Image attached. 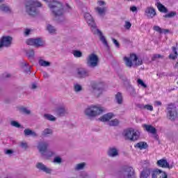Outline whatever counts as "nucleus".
Listing matches in <instances>:
<instances>
[{"label": "nucleus", "instance_id": "36", "mask_svg": "<svg viewBox=\"0 0 178 178\" xmlns=\"http://www.w3.org/2000/svg\"><path fill=\"white\" fill-rule=\"evenodd\" d=\"M157 8L159 12H161L162 13H168V8H166L162 3H157Z\"/></svg>", "mask_w": 178, "mask_h": 178}, {"label": "nucleus", "instance_id": "27", "mask_svg": "<svg viewBox=\"0 0 178 178\" xmlns=\"http://www.w3.org/2000/svg\"><path fill=\"white\" fill-rule=\"evenodd\" d=\"M0 10L5 13H12V8L6 4H0Z\"/></svg>", "mask_w": 178, "mask_h": 178}, {"label": "nucleus", "instance_id": "39", "mask_svg": "<svg viewBox=\"0 0 178 178\" xmlns=\"http://www.w3.org/2000/svg\"><path fill=\"white\" fill-rule=\"evenodd\" d=\"M44 119L47 120H49L50 122H55L56 120V118L51 114H44Z\"/></svg>", "mask_w": 178, "mask_h": 178}, {"label": "nucleus", "instance_id": "9", "mask_svg": "<svg viewBox=\"0 0 178 178\" xmlns=\"http://www.w3.org/2000/svg\"><path fill=\"white\" fill-rule=\"evenodd\" d=\"M92 93L95 95V97H99L102 92H104V88L102 85L100 83H93L91 85Z\"/></svg>", "mask_w": 178, "mask_h": 178}, {"label": "nucleus", "instance_id": "33", "mask_svg": "<svg viewBox=\"0 0 178 178\" xmlns=\"http://www.w3.org/2000/svg\"><path fill=\"white\" fill-rule=\"evenodd\" d=\"M172 52H174L175 54H170L168 56L169 59H172V60H175V59H177L178 53H177V48L172 47Z\"/></svg>", "mask_w": 178, "mask_h": 178}, {"label": "nucleus", "instance_id": "22", "mask_svg": "<svg viewBox=\"0 0 178 178\" xmlns=\"http://www.w3.org/2000/svg\"><path fill=\"white\" fill-rule=\"evenodd\" d=\"M157 165H159L160 168H168V169H172V168H173V166L169 165V163L165 159L159 160L157 161Z\"/></svg>", "mask_w": 178, "mask_h": 178}, {"label": "nucleus", "instance_id": "55", "mask_svg": "<svg viewBox=\"0 0 178 178\" xmlns=\"http://www.w3.org/2000/svg\"><path fill=\"white\" fill-rule=\"evenodd\" d=\"M112 40H113V44H115V47H117V48H119V47H120V44H119V42H118L116 40V39H115V38H113Z\"/></svg>", "mask_w": 178, "mask_h": 178}, {"label": "nucleus", "instance_id": "32", "mask_svg": "<svg viewBox=\"0 0 178 178\" xmlns=\"http://www.w3.org/2000/svg\"><path fill=\"white\" fill-rule=\"evenodd\" d=\"M149 175H151V170L146 168L141 172L140 178H148L149 177Z\"/></svg>", "mask_w": 178, "mask_h": 178}, {"label": "nucleus", "instance_id": "42", "mask_svg": "<svg viewBox=\"0 0 178 178\" xmlns=\"http://www.w3.org/2000/svg\"><path fill=\"white\" fill-rule=\"evenodd\" d=\"M47 30L50 34H54V33H56V29L51 25H47Z\"/></svg>", "mask_w": 178, "mask_h": 178}, {"label": "nucleus", "instance_id": "21", "mask_svg": "<svg viewBox=\"0 0 178 178\" xmlns=\"http://www.w3.org/2000/svg\"><path fill=\"white\" fill-rule=\"evenodd\" d=\"M94 34H98L100 37V41L107 48H109V45H108V42L106 41V39L105 38V36L102 35V32L99 31V29H97L95 31H93Z\"/></svg>", "mask_w": 178, "mask_h": 178}, {"label": "nucleus", "instance_id": "10", "mask_svg": "<svg viewBox=\"0 0 178 178\" xmlns=\"http://www.w3.org/2000/svg\"><path fill=\"white\" fill-rule=\"evenodd\" d=\"M76 76L78 79H87V77H90V71L87 68H78Z\"/></svg>", "mask_w": 178, "mask_h": 178}, {"label": "nucleus", "instance_id": "53", "mask_svg": "<svg viewBox=\"0 0 178 178\" xmlns=\"http://www.w3.org/2000/svg\"><path fill=\"white\" fill-rule=\"evenodd\" d=\"M4 154H6V155H12L13 151L12 149H6L4 151Z\"/></svg>", "mask_w": 178, "mask_h": 178}, {"label": "nucleus", "instance_id": "28", "mask_svg": "<svg viewBox=\"0 0 178 178\" xmlns=\"http://www.w3.org/2000/svg\"><path fill=\"white\" fill-rule=\"evenodd\" d=\"M134 147L138 149H147L148 144H147V142H138L134 145Z\"/></svg>", "mask_w": 178, "mask_h": 178}, {"label": "nucleus", "instance_id": "45", "mask_svg": "<svg viewBox=\"0 0 178 178\" xmlns=\"http://www.w3.org/2000/svg\"><path fill=\"white\" fill-rule=\"evenodd\" d=\"M74 56H75V58H81L83 56V53L80 51L75 50L74 51Z\"/></svg>", "mask_w": 178, "mask_h": 178}, {"label": "nucleus", "instance_id": "11", "mask_svg": "<svg viewBox=\"0 0 178 178\" xmlns=\"http://www.w3.org/2000/svg\"><path fill=\"white\" fill-rule=\"evenodd\" d=\"M12 37L10 36H3L0 39V49L3 47L8 48L12 44Z\"/></svg>", "mask_w": 178, "mask_h": 178}, {"label": "nucleus", "instance_id": "12", "mask_svg": "<svg viewBox=\"0 0 178 178\" xmlns=\"http://www.w3.org/2000/svg\"><path fill=\"white\" fill-rule=\"evenodd\" d=\"M84 17L88 26L91 27L92 31H95V30H97V24H95V21H94V18H92V16H91L90 13H86L84 15Z\"/></svg>", "mask_w": 178, "mask_h": 178}, {"label": "nucleus", "instance_id": "34", "mask_svg": "<svg viewBox=\"0 0 178 178\" xmlns=\"http://www.w3.org/2000/svg\"><path fill=\"white\" fill-rule=\"evenodd\" d=\"M19 112L22 113V115H26L27 116L31 115V110L26 107H21L19 108Z\"/></svg>", "mask_w": 178, "mask_h": 178}, {"label": "nucleus", "instance_id": "37", "mask_svg": "<svg viewBox=\"0 0 178 178\" xmlns=\"http://www.w3.org/2000/svg\"><path fill=\"white\" fill-rule=\"evenodd\" d=\"M86 163H78L75 165L74 167V170L79 171V170H83V169H84V168H86Z\"/></svg>", "mask_w": 178, "mask_h": 178}, {"label": "nucleus", "instance_id": "3", "mask_svg": "<svg viewBox=\"0 0 178 178\" xmlns=\"http://www.w3.org/2000/svg\"><path fill=\"white\" fill-rule=\"evenodd\" d=\"M104 111V107L99 105H90L84 110V115L87 116L88 119H92V118L99 116Z\"/></svg>", "mask_w": 178, "mask_h": 178}, {"label": "nucleus", "instance_id": "43", "mask_svg": "<svg viewBox=\"0 0 178 178\" xmlns=\"http://www.w3.org/2000/svg\"><path fill=\"white\" fill-rule=\"evenodd\" d=\"M26 55L28 58H34V50L33 49H30L26 51Z\"/></svg>", "mask_w": 178, "mask_h": 178}, {"label": "nucleus", "instance_id": "49", "mask_svg": "<svg viewBox=\"0 0 178 178\" xmlns=\"http://www.w3.org/2000/svg\"><path fill=\"white\" fill-rule=\"evenodd\" d=\"M137 82H138V83L140 84V86H141L144 88H147V84H145L144 83V81H143L142 79H138Z\"/></svg>", "mask_w": 178, "mask_h": 178}, {"label": "nucleus", "instance_id": "41", "mask_svg": "<svg viewBox=\"0 0 178 178\" xmlns=\"http://www.w3.org/2000/svg\"><path fill=\"white\" fill-rule=\"evenodd\" d=\"M177 13H176L175 11H172V12L163 15V17L170 19L172 17H175V16H177Z\"/></svg>", "mask_w": 178, "mask_h": 178}, {"label": "nucleus", "instance_id": "48", "mask_svg": "<svg viewBox=\"0 0 178 178\" xmlns=\"http://www.w3.org/2000/svg\"><path fill=\"white\" fill-rule=\"evenodd\" d=\"M10 124L11 126H13V127H17V128H19L22 126L17 121H11Z\"/></svg>", "mask_w": 178, "mask_h": 178}, {"label": "nucleus", "instance_id": "52", "mask_svg": "<svg viewBox=\"0 0 178 178\" xmlns=\"http://www.w3.org/2000/svg\"><path fill=\"white\" fill-rule=\"evenodd\" d=\"M144 109H147V111H154V107L149 104H146L143 106Z\"/></svg>", "mask_w": 178, "mask_h": 178}, {"label": "nucleus", "instance_id": "63", "mask_svg": "<svg viewBox=\"0 0 178 178\" xmlns=\"http://www.w3.org/2000/svg\"><path fill=\"white\" fill-rule=\"evenodd\" d=\"M27 66H29V63H25L24 64V65L22 66V67L24 69V67H27Z\"/></svg>", "mask_w": 178, "mask_h": 178}, {"label": "nucleus", "instance_id": "57", "mask_svg": "<svg viewBox=\"0 0 178 178\" xmlns=\"http://www.w3.org/2000/svg\"><path fill=\"white\" fill-rule=\"evenodd\" d=\"M130 10L131 12H133V13H137V7L136 6H133L131 7H130Z\"/></svg>", "mask_w": 178, "mask_h": 178}, {"label": "nucleus", "instance_id": "31", "mask_svg": "<svg viewBox=\"0 0 178 178\" xmlns=\"http://www.w3.org/2000/svg\"><path fill=\"white\" fill-rule=\"evenodd\" d=\"M127 90L130 94V95H131V97H136L137 95V93L136 92V89L131 85H128V86L127 87Z\"/></svg>", "mask_w": 178, "mask_h": 178}, {"label": "nucleus", "instance_id": "35", "mask_svg": "<svg viewBox=\"0 0 178 178\" xmlns=\"http://www.w3.org/2000/svg\"><path fill=\"white\" fill-rule=\"evenodd\" d=\"M38 63L40 66H42L43 67H48L51 66V63L49 61H47L43 59H39Z\"/></svg>", "mask_w": 178, "mask_h": 178}, {"label": "nucleus", "instance_id": "23", "mask_svg": "<svg viewBox=\"0 0 178 178\" xmlns=\"http://www.w3.org/2000/svg\"><path fill=\"white\" fill-rule=\"evenodd\" d=\"M24 134L26 137H29V136H31V137H34L35 138L38 137V134L30 129H25L24 130Z\"/></svg>", "mask_w": 178, "mask_h": 178}, {"label": "nucleus", "instance_id": "56", "mask_svg": "<svg viewBox=\"0 0 178 178\" xmlns=\"http://www.w3.org/2000/svg\"><path fill=\"white\" fill-rule=\"evenodd\" d=\"M97 3L99 6H105V5H106V3L104 1H98Z\"/></svg>", "mask_w": 178, "mask_h": 178}, {"label": "nucleus", "instance_id": "20", "mask_svg": "<svg viewBox=\"0 0 178 178\" xmlns=\"http://www.w3.org/2000/svg\"><path fill=\"white\" fill-rule=\"evenodd\" d=\"M143 128L145 129V130L147 133H149L150 134H153V136L156 135V128L154 127V126L151 124H144L143 125Z\"/></svg>", "mask_w": 178, "mask_h": 178}, {"label": "nucleus", "instance_id": "30", "mask_svg": "<svg viewBox=\"0 0 178 178\" xmlns=\"http://www.w3.org/2000/svg\"><path fill=\"white\" fill-rule=\"evenodd\" d=\"M54 131L52 129L49 128H46L42 131V137H49V136H52Z\"/></svg>", "mask_w": 178, "mask_h": 178}, {"label": "nucleus", "instance_id": "61", "mask_svg": "<svg viewBox=\"0 0 178 178\" xmlns=\"http://www.w3.org/2000/svg\"><path fill=\"white\" fill-rule=\"evenodd\" d=\"M37 88V84L33 83L31 86V90H35Z\"/></svg>", "mask_w": 178, "mask_h": 178}, {"label": "nucleus", "instance_id": "2", "mask_svg": "<svg viewBox=\"0 0 178 178\" xmlns=\"http://www.w3.org/2000/svg\"><path fill=\"white\" fill-rule=\"evenodd\" d=\"M42 4L38 0H28L25 3V12L29 16H35L38 15V9L37 8H41Z\"/></svg>", "mask_w": 178, "mask_h": 178}, {"label": "nucleus", "instance_id": "64", "mask_svg": "<svg viewBox=\"0 0 178 178\" xmlns=\"http://www.w3.org/2000/svg\"><path fill=\"white\" fill-rule=\"evenodd\" d=\"M174 67L175 69H177L178 68V62L176 63V64L175 65Z\"/></svg>", "mask_w": 178, "mask_h": 178}, {"label": "nucleus", "instance_id": "38", "mask_svg": "<svg viewBox=\"0 0 178 178\" xmlns=\"http://www.w3.org/2000/svg\"><path fill=\"white\" fill-rule=\"evenodd\" d=\"M74 92H81V91H83V86L79 83H74Z\"/></svg>", "mask_w": 178, "mask_h": 178}, {"label": "nucleus", "instance_id": "7", "mask_svg": "<svg viewBox=\"0 0 178 178\" xmlns=\"http://www.w3.org/2000/svg\"><path fill=\"white\" fill-rule=\"evenodd\" d=\"M26 43L27 45H31L32 47H35V48L45 47V40H42L41 38H29L26 40Z\"/></svg>", "mask_w": 178, "mask_h": 178}, {"label": "nucleus", "instance_id": "15", "mask_svg": "<svg viewBox=\"0 0 178 178\" xmlns=\"http://www.w3.org/2000/svg\"><path fill=\"white\" fill-rule=\"evenodd\" d=\"M145 16H147V19H153L156 16V11H155V8L153 7H147L145 10Z\"/></svg>", "mask_w": 178, "mask_h": 178}, {"label": "nucleus", "instance_id": "1", "mask_svg": "<svg viewBox=\"0 0 178 178\" xmlns=\"http://www.w3.org/2000/svg\"><path fill=\"white\" fill-rule=\"evenodd\" d=\"M46 3H47L48 7L49 8L52 15L58 19V17H61V20H58L60 23L64 22L65 17V9L63 8V4L62 3L58 1L57 0H43Z\"/></svg>", "mask_w": 178, "mask_h": 178}, {"label": "nucleus", "instance_id": "62", "mask_svg": "<svg viewBox=\"0 0 178 178\" xmlns=\"http://www.w3.org/2000/svg\"><path fill=\"white\" fill-rule=\"evenodd\" d=\"M162 30H163V33H164L165 34H166V33H169L168 29H162Z\"/></svg>", "mask_w": 178, "mask_h": 178}, {"label": "nucleus", "instance_id": "50", "mask_svg": "<svg viewBox=\"0 0 178 178\" xmlns=\"http://www.w3.org/2000/svg\"><path fill=\"white\" fill-rule=\"evenodd\" d=\"M162 58H163V56L161 54H154L152 58V60H156V59Z\"/></svg>", "mask_w": 178, "mask_h": 178}, {"label": "nucleus", "instance_id": "16", "mask_svg": "<svg viewBox=\"0 0 178 178\" xmlns=\"http://www.w3.org/2000/svg\"><path fill=\"white\" fill-rule=\"evenodd\" d=\"M36 168L41 172H44V173H47V175H51V173H52V169L48 168L47 165H45L42 163H38L36 164Z\"/></svg>", "mask_w": 178, "mask_h": 178}, {"label": "nucleus", "instance_id": "17", "mask_svg": "<svg viewBox=\"0 0 178 178\" xmlns=\"http://www.w3.org/2000/svg\"><path fill=\"white\" fill-rule=\"evenodd\" d=\"M107 155L110 158H116V156H119V149L115 147H109L107 151Z\"/></svg>", "mask_w": 178, "mask_h": 178}, {"label": "nucleus", "instance_id": "26", "mask_svg": "<svg viewBox=\"0 0 178 178\" xmlns=\"http://www.w3.org/2000/svg\"><path fill=\"white\" fill-rule=\"evenodd\" d=\"M113 118V113H108L107 114H105L99 118V120L101 122H108V120H111Z\"/></svg>", "mask_w": 178, "mask_h": 178}, {"label": "nucleus", "instance_id": "58", "mask_svg": "<svg viewBox=\"0 0 178 178\" xmlns=\"http://www.w3.org/2000/svg\"><path fill=\"white\" fill-rule=\"evenodd\" d=\"M31 67H29L27 69H24V72L26 74H31V70H30Z\"/></svg>", "mask_w": 178, "mask_h": 178}, {"label": "nucleus", "instance_id": "46", "mask_svg": "<svg viewBox=\"0 0 178 178\" xmlns=\"http://www.w3.org/2000/svg\"><path fill=\"white\" fill-rule=\"evenodd\" d=\"M19 147L23 149H27L29 148V145L26 142H19Z\"/></svg>", "mask_w": 178, "mask_h": 178}, {"label": "nucleus", "instance_id": "59", "mask_svg": "<svg viewBox=\"0 0 178 178\" xmlns=\"http://www.w3.org/2000/svg\"><path fill=\"white\" fill-rule=\"evenodd\" d=\"M43 76L44 79H49V74H48L47 72H43Z\"/></svg>", "mask_w": 178, "mask_h": 178}, {"label": "nucleus", "instance_id": "25", "mask_svg": "<svg viewBox=\"0 0 178 178\" xmlns=\"http://www.w3.org/2000/svg\"><path fill=\"white\" fill-rule=\"evenodd\" d=\"M115 101L118 105H122L123 104V95L121 92H118L115 95Z\"/></svg>", "mask_w": 178, "mask_h": 178}, {"label": "nucleus", "instance_id": "5", "mask_svg": "<svg viewBox=\"0 0 178 178\" xmlns=\"http://www.w3.org/2000/svg\"><path fill=\"white\" fill-rule=\"evenodd\" d=\"M123 136L125 140L137 141L140 138V131L134 129H129L124 131Z\"/></svg>", "mask_w": 178, "mask_h": 178}, {"label": "nucleus", "instance_id": "60", "mask_svg": "<svg viewBox=\"0 0 178 178\" xmlns=\"http://www.w3.org/2000/svg\"><path fill=\"white\" fill-rule=\"evenodd\" d=\"M155 105H156L157 106H161V105H162V102H159V101H156L154 102Z\"/></svg>", "mask_w": 178, "mask_h": 178}, {"label": "nucleus", "instance_id": "4", "mask_svg": "<svg viewBox=\"0 0 178 178\" xmlns=\"http://www.w3.org/2000/svg\"><path fill=\"white\" fill-rule=\"evenodd\" d=\"M124 60L127 67H131L132 66H140L143 65V60L138 59L136 54H131L130 57H124Z\"/></svg>", "mask_w": 178, "mask_h": 178}, {"label": "nucleus", "instance_id": "6", "mask_svg": "<svg viewBox=\"0 0 178 178\" xmlns=\"http://www.w3.org/2000/svg\"><path fill=\"white\" fill-rule=\"evenodd\" d=\"M99 63V58H98V56L97 54L92 53L88 56L86 58V65L88 67L95 69V67H97V66H98Z\"/></svg>", "mask_w": 178, "mask_h": 178}, {"label": "nucleus", "instance_id": "18", "mask_svg": "<svg viewBox=\"0 0 178 178\" xmlns=\"http://www.w3.org/2000/svg\"><path fill=\"white\" fill-rule=\"evenodd\" d=\"M56 113L57 116L59 118L66 116L67 113H69V111H67V108L65 106H61L56 108Z\"/></svg>", "mask_w": 178, "mask_h": 178}, {"label": "nucleus", "instance_id": "14", "mask_svg": "<svg viewBox=\"0 0 178 178\" xmlns=\"http://www.w3.org/2000/svg\"><path fill=\"white\" fill-rule=\"evenodd\" d=\"M123 178H136V172L134 168L131 167H127L124 168Z\"/></svg>", "mask_w": 178, "mask_h": 178}, {"label": "nucleus", "instance_id": "8", "mask_svg": "<svg viewBox=\"0 0 178 178\" xmlns=\"http://www.w3.org/2000/svg\"><path fill=\"white\" fill-rule=\"evenodd\" d=\"M167 117L170 120H175L177 118V108L173 104L168 105L167 108Z\"/></svg>", "mask_w": 178, "mask_h": 178}, {"label": "nucleus", "instance_id": "29", "mask_svg": "<svg viewBox=\"0 0 178 178\" xmlns=\"http://www.w3.org/2000/svg\"><path fill=\"white\" fill-rule=\"evenodd\" d=\"M95 9L100 16H105L106 10H108V7H97Z\"/></svg>", "mask_w": 178, "mask_h": 178}, {"label": "nucleus", "instance_id": "51", "mask_svg": "<svg viewBox=\"0 0 178 178\" xmlns=\"http://www.w3.org/2000/svg\"><path fill=\"white\" fill-rule=\"evenodd\" d=\"M124 27L127 30H130L131 28V23H130V22L125 21Z\"/></svg>", "mask_w": 178, "mask_h": 178}, {"label": "nucleus", "instance_id": "44", "mask_svg": "<svg viewBox=\"0 0 178 178\" xmlns=\"http://www.w3.org/2000/svg\"><path fill=\"white\" fill-rule=\"evenodd\" d=\"M118 124H119V120L118 119H114L108 122L109 126H118Z\"/></svg>", "mask_w": 178, "mask_h": 178}, {"label": "nucleus", "instance_id": "40", "mask_svg": "<svg viewBox=\"0 0 178 178\" xmlns=\"http://www.w3.org/2000/svg\"><path fill=\"white\" fill-rule=\"evenodd\" d=\"M63 161L62 160V157L59 156H56L53 159V163H56L57 165H60Z\"/></svg>", "mask_w": 178, "mask_h": 178}, {"label": "nucleus", "instance_id": "47", "mask_svg": "<svg viewBox=\"0 0 178 178\" xmlns=\"http://www.w3.org/2000/svg\"><path fill=\"white\" fill-rule=\"evenodd\" d=\"M153 29L154 30V31H156L157 33H159L160 34H162V33H163V30H162V29L161 27H159V26H154L153 27Z\"/></svg>", "mask_w": 178, "mask_h": 178}, {"label": "nucleus", "instance_id": "13", "mask_svg": "<svg viewBox=\"0 0 178 178\" xmlns=\"http://www.w3.org/2000/svg\"><path fill=\"white\" fill-rule=\"evenodd\" d=\"M152 178H168V173L156 168L152 172Z\"/></svg>", "mask_w": 178, "mask_h": 178}, {"label": "nucleus", "instance_id": "19", "mask_svg": "<svg viewBox=\"0 0 178 178\" xmlns=\"http://www.w3.org/2000/svg\"><path fill=\"white\" fill-rule=\"evenodd\" d=\"M49 145L47 142H40L38 145V149L39 152H40L41 155H42L48 149V146Z\"/></svg>", "mask_w": 178, "mask_h": 178}, {"label": "nucleus", "instance_id": "54", "mask_svg": "<svg viewBox=\"0 0 178 178\" xmlns=\"http://www.w3.org/2000/svg\"><path fill=\"white\" fill-rule=\"evenodd\" d=\"M30 33H31V30L26 29L24 30V35L27 36V35H30Z\"/></svg>", "mask_w": 178, "mask_h": 178}, {"label": "nucleus", "instance_id": "24", "mask_svg": "<svg viewBox=\"0 0 178 178\" xmlns=\"http://www.w3.org/2000/svg\"><path fill=\"white\" fill-rule=\"evenodd\" d=\"M56 155V152L55 151L52 150H46L43 154H42V156L44 158V159H49L52 158V156H55Z\"/></svg>", "mask_w": 178, "mask_h": 178}]
</instances>
